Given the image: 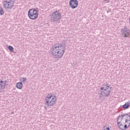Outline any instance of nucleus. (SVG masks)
I'll list each match as a JSON object with an SVG mask.
<instances>
[{
	"mask_svg": "<svg viewBox=\"0 0 130 130\" xmlns=\"http://www.w3.org/2000/svg\"><path fill=\"white\" fill-rule=\"evenodd\" d=\"M66 45L63 43H58L52 46L50 49L51 54L54 58H61L66 51Z\"/></svg>",
	"mask_w": 130,
	"mask_h": 130,
	"instance_id": "obj_1",
	"label": "nucleus"
},
{
	"mask_svg": "<svg viewBox=\"0 0 130 130\" xmlns=\"http://www.w3.org/2000/svg\"><path fill=\"white\" fill-rule=\"evenodd\" d=\"M105 85H104L103 87L101 88V90L102 91L101 94L104 97H108V96L110 95L112 87H111L107 82H106Z\"/></svg>",
	"mask_w": 130,
	"mask_h": 130,
	"instance_id": "obj_2",
	"label": "nucleus"
},
{
	"mask_svg": "<svg viewBox=\"0 0 130 130\" xmlns=\"http://www.w3.org/2000/svg\"><path fill=\"white\" fill-rule=\"evenodd\" d=\"M38 9L33 8L28 11V16L30 20H36L38 18L39 14L37 13L38 12Z\"/></svg>",
	"mask_w": 130,
	"mask_h": 130,
	"instance_id": "obj_3",
	"label": "nucleus"
},
{
	"mask_svg": "<svg viewBox=\"0 0 130 130\" xmlns=\"http://www.w3.org/2000/svg\"><path fill=\"white\" fill-rule=\"evenodd\" d=\"M51 16V22H58V21H60L61 20V14L59 11H55V12H53Z\"/></svg>",
	"mask_w": 130,
	"mask_h": 130,
	"instance_id": "obj_4",
	"label": "nucleus"
},
{
	"mask_svg": "<svg viewBox=\"0 0 130 130\" xmlns=\"http://www.w3.org/2000/svg\"><path fill=\"white\" fill-rule=\"evenodd\" d=\"M121 33L124 38L129 37L130 30L126 26H124V28L121 29Z\"/></svg>",
	"mask_w": 130,
	"mask_h": 130,
	"instance_id": "obj_5",
	"label": "nucleus"
},
{
	"mask_svg": "<svg viewBox=\"0 0 130 130\" xmlns=\"http://www.w3.org/2000/svg\"><path fill=\"white\" fill-rule=\"evenodd\" d=\"M69 6L73 9H76L79 6V2L78 0H71L69 2Z\"/></svg>",
	"mask_w": 130,
	"mask_h": 130,
	"instance_id": "obj_6",
	"label": "nucleus"
},
{
	"mask_svg": "<svg viewBox=\"0 0 130 130\" xmlns=\"http://www.w3.org/2000/svg\"><path fill=\"white\" fill-rule=\"evenodd\" d=\"M14 5L15 4L4 2V7L5 9H9V10L13 9V7H14Z\"/></svg>",
	"mask_w": 130,
	"mask_h": 130,
	"instance_id": "obj_7",
	"label": "nucleus"
},
{
	"mask_svg": "<svg viewBox=\"0 0 130 130\" xmlns=\"http://www.w3.org/2000/svg\"><path fill=\"white\" fill-rule=\"evenodd\" d=\"M55 103H56V96L54 95L53 97L52 98V100L50 102H49L47 105L48 106H53Z\"/></svg>",
	"mask_w": 130,
	"mask_h": 130,
	"instance_id": "obj_8",
	"label": "nucleus"
},
{
	"mask_svg": "<svg viewBox=\"0 0 130 130\" xmlns=\"http://www.w3.org/2000/svg\"><path fill=\"white\" fill-rule=\"evenodd\" d=\"M0 86L2 89H5L6 88V86H8V84L5 83V81L1 80L0 81Z\"/></svg>",
	"mask_w": 130,
	"mask_h": 130,
	"instance_id": "obj_9",
	"label": "nucleus"
},
{
	"mask_svg": "<svg viewBox=\"0 0 130 130\" xmlns=\"http://www.w3.org/2000/svg\"><path fill=\"white\" fill-rule=\"evenodd\" d=\"M130 106V101L127 103H125L124 105L122 106L123 109H127Z\"/></svg>",
	"mask_w": 130,
	"mask_h": 130,
	"instance_id": "obj_10",
	"label": "nucleus"
},
{
	"mask_svg": "<svg viewBox=\"0 0 130 130\" xmlns=\"http://www.w3.org/2000/svg\"><path fill=\"white\" fill-rule=\"evenodd\" d=\"M16 88L21 89L23 88V83L22 82H18L16 84Z\"/></svg>",
	"mask_w": 130,
	"mask_h": 130,
	"instance_id": "obj_11",
	"label": "nucleus"
},
{
	"mask_svg": "<svg viewBox=\"0 0 130 130\" xmlns=\"http://www.w3.org/2000/svg\"><path fill=\"white\" fill-rule=\"evenodd\" d=\"M4 3L15 4V0H5Z\"/></svg>",
	"mask_w": 130,
	"mask_h": 130,
	"instance_id": "obj_12",
	"label": "nucleus"
},
{
	"mask_svg": "<svg viewBox=\"0 0 130 130\" xmlns=\"http://www.w3.org/2000/svg\"><path fill=\"white\" fill-rule=\"evenodd\" d=\"M20 81L22 82V83H25L27 82V78L26 77H21Z\"/></svg>",
	"mask_w": 130,
	"mask_h": 130,
	"instance_id": "obj_13",
	"label": "nucleus"
},
{
	"mask_svg": "<svg viewBox=\"0 0 130 130\" xmlns=\"http://www.w3.org/2000/svg\"><path fill=\"white\" fill-rule=\"evenodd\" d=\"M125 115H127V114H123L121 115L120 116H119L118 117V120H119V118L123 119V117H124V116H125Z\"/></svg>",
	"mask_w": 130,
	"mask_h": 130,
	"instance_id": "obj_14",
	"label": "nucleus"
},
{
	"mask_svg": "<svg viewBox=\"0 0 130 130\" xmlns=\"http://www.w3.org/2000/svg\"><path fill=\"white\" fill-rule=\"evenodd\" d=\"M8 49L11 51V52H14V47H13V46H9Z\"/></svg>",
	"mask_w": 130,
	"mask_h": 130,
	"instance_id": "obj_15",
	"label": "nucleus"
},
{
	"mask_svg": "<svg viewBox=\"0 0 130 130\" xmlns=\"http://www.w3.org/2000/svg\"><path fill=\"white\" fill-rule=\"evenodd\" d=\"M4 14H5V12H4V9H3V8L0 7V15L1 16H3Z\"/></svg>",
	"mask_w": 130,
	"mask_h": 130,
	"instance_id": "obj_16",
	"label": "nucleus"
},
{
	"mask_svg": "<svg viewBox=\"0 0 130 130\" xmlns=\"http://www.w3.org/2000/svg\"><path fill=\"white\" fill-rule=\"evenodd\" d=\"M117 125H118L119 128H120V129L123 130L124 126L122 124L120 123V124H117Z\"/></svg>",
	"mask_w": 130,
	"mask_h": 130,
	"instance_id": "obj_17",
	"label": "nucleus"
},
{
	"mask_svg": "<svg viewBox=\"0 0 130 130\" xmlns=\"http://www.w3.org/2000/svg\"><path fill=\"white\" fill-rule=\"evenodd\" d=\"M122 118H119L118 121V119H117V124H120V123H121V121H122Z\"/></svg>",
	"mask_w": 130,
	"mask_h": 130,
	"instance_id": "obj_18",
	"label": "nucleus"
},
{
	"mask_svg": "<svg viewBox=\"0 0 130 130\" xmlns=\"http://www.w3.org/2000/svg\"><path fill=\"white\" fill-rule=\"evenodd\" d=\"M125 123H127V125H128V126H130V120H128V119H126L125 120Z\"/></svg>",
	"mask_w": 130,
	"mask_h": 130,
	"instance_id": "obj_19",
	"label": "nucleus"
},
{
	"mask_svg": "<svg viewBox=\"0 0 130 130\" xmlns=\"http://www.w3.org/2000/svg\"><path fill=\"white\" fill-rule=\"evenodd\" d=\"M128 125V126H127ZM128 127H129V126H128V125L125 124L124 126L123 129V130H125L126 129V128H128Z\"/></svg>",
	"mask_w": 130,
	"mask_h": 130,
	"instance_id": "obj_20",
	"label": "nucleus"
},
{
	"mask_svg": "<svg viewBox=\"0 0 130 130\" xmlns=\"http://www.w3.org/2000/svg\"><path fill=\"white\" fill-rule=\"evenodd\" d=\"M52 97V95H51V94H49L47 96V98H48V99H51Z\"/></svg>",
	"mask_w": 130,
	"mask_h": 130,
	"instance_id": "obj_21",
	"label": "nucleus"
},
{
	"mask_svg": "<svg viewBox=\"0 0 130 130\" xmlns=\"http://www.w3.org/2000/svg\"><path fill=\"white\" fill-rule=\"evenodd\" d=\"M103 130H110V128H109V127H108L107 126H104L103 128Z\"/></svg>",
	"mask_w": 130,
	"mask_h": 130,
	"instance_id": "obj_22",
	"label": "nucleus"
},
{
	"mask_svg": "<svg viewBox=\"0 0 130 130\" xmlns=\"http://www.w3.org/2000/svg\"><path fill=\"white\" fill-rule=\"evenodd\" d=\"M49 100H49L48 98H46L45 99V101H46V103L47 105L48 104V103L49 102Z\"/></svg>",
	"mask_w": 130,
	"mask_h": 130,
	"instance_id": "obj_23",
	"label": "nucleus"
},
{
	"mask_svg": "<svg viewBox=\"0 0 130 130\" xmlns=\"http://www.w3.org/2000/svg\"><path fill=\"white\" fill-rule=\"evenodd\" d=\"M125 116L126 118H127H127H129V120H130V115H128V114H127V115H125Z\"/></svg>",
	"mask_w": 130,
	"mask_h": 130,
	"instance_id": "obj_24",
	"label": "nucleus"
},
{
	"mask_svg": "<svg viewBox=\"0 0 130 130\" xmlns=\"http://www.w3.org/2000/svg\"><path fill=\"white\" fill-rule=\"evenodd\" d=\"M99 98L100 100H101L102 101H103V99H102V96L100 95Z\"/></svg>",
	"mask_w": 130,
	"mask_h": 130,
	"instance_id": "obj_25",
	"label": "nucleus"
},
{
	"mask_svg": "<svg viewBox=\"0 0 130 130\" xmlns=\"http://www.w3.org/2000/svg\"><path fill=\"white\" fill-rule=\"evenodd\" d=\"M105 2L106 3V4H109V2H110V1L109 0H105Z\"/></svg>",
	"mask_w": 130,
	"mask_h": 130,
	"instance_id": "obj_26",
	"label": "nucleus"
},
{
	"mask_svg": "<svg viewBox=\"0 0 130 130\" xmlns=\"http://www.w3.org/2000/svg\"><path fill=\"white\" fill-rule=\"evenodd\" d=\"M51 100H52V99L51 98V99H49V102H50V101H51Z\"/></svg>",
	"mask_w": 130,
	"mask_h": 130,
	"instance_id": "obj_27",
	"label": "nucleus"
},
{
	"mask_svg": "<svg viewBox=\"0 0 130 130\" xmlns=\"http://www.w3.org/2000/svg\"><path fill=\"white\" fill-rule=\"evenodd\" d=\"M4 82H5V84H6V83H7V80H5V81H4Z\"/></svg>",
	"mask_w": 130,
	"mask_h": 130,
	"instance_id": "obj_28",
	"label": "nucleus"
},
{
	"mask_svg": "<svg viewBox=\"0 0 130 130\" xmlns=\"http://www.w3.org/2000/svg\"><path fill=\"white\" fill-rule=\"evenodd\" d=\"M14 114V112H11V114Z\"/></svg>",
	"mask_w": 130,
	"mask_h": 130,
	"instance_id": "obj_29",
	"label": "nucleus"
},
{
	"mask_svg": "<svg viewBox=\"0 0 130 130\" xmlns=\"http://www.w3.org/2000/svg\"><path fill=\"white\" fill-rule=\"evenodd\" d=\"M45 108H46L45 106Z\"/></svg>",
	"mask_w": 130,
	"mask_h": 130,
	"instance_id": "obj_30",
	"label": "nucleus"
}]
</instances>
